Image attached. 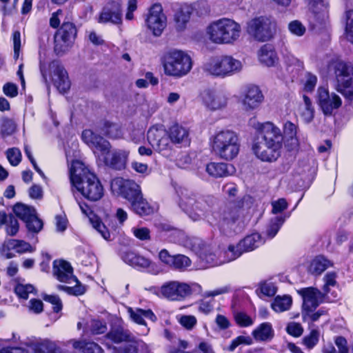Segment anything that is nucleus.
I'll return each instance as SVG.
<instances>
[{"instance_id": "obj_63", "label": "nucleus", "mask_w": 353, "mask_h": 353, "mask_svg": "<svg viewBox=\"0 0 353 353\" xmlns=\"http://www.w3.org/2000/svg\"><path fill=\"white\" fill-rule=\"evenodd\" d=\"M105 134L112 139H119L122 136L121 128L116 124L107 125Z\"/></svg>"}, {"instance_id": "obj_9", "label": "nucleus", "mask_w": 353, "mask_h": 353, "mask_svg": "<svg viewBox=\"0 0 353 353\" xmlns=\"http://www.w3.org/2000/svg\"><path fill=\"white\" fill-rule=\"evenodd\" d=\"M40 71L44 82L48 84V73H50L52 81L57 90L61 92H66L70 88V81L68 73L64 68L57 61L50 62L48 67L43 63H40Z\"/></svg>"}, {"instance_id": "obj_53", "label": "nucleus", "mask_w": 353, "mask_h": 353, "mask_svg": "<svg viewBox=\"0 0 353 353\" xmlns=\"http://www.w3.org/2000/svg\"><path fill=\"white\" fill-rule=\"evenodd\" d=\"M134 236L141 241L150 240V230L145 227H134L132 228Z\"/></svg>"}, {"instance_id": "obj_12", "label": "nucleus", "mask_w": 353, "mask_h": 353, "mask_svg": "<svg viewBox=\"0 0 353 353\" xmlns=\"http://www.w3.org/2000/svg\"><path fill=\"white\" fill-rule=\"evenodd\" d=\"M77 33L74 23L64 22L54 36V52L60 55L67 52L73 44Z\"/></svg>"}, {"instance_id": "obj_4", "label": "nucleus", "mask_w": 353, "mask_h": 353, "mask_svg": "<svg viewBox=\"0 0 353 353\" xmlns=\"http://www.w3.org/2000/svg\"><path fill=\"white\" fill-rule=\"evenodd\" d=\"M210 145L216 156L230 161L237 157L241 145L238 134L233 130L225 129L215 132L211 137Z\"/></svg>"}, {"instance_id": "obj_31", "label": "nucleus", "mask_w": 353, "mask_h": 353, "mask_svg": "<svg viewBox=\"0 0 353 353\" xmlns=\"http://www.w3.org/2000/svg\"><path fill=\"white\" fill-rule=\"evenodd\" d=\"M121 259L125 263L134 268H146L151 264L148 259L130 250L123 252Z\"/></svg>"}, {"instance_id": "obj_21", "label": "nucleus", "mask_w": 353, "mask_h": 353, "mask_svg": "<svg viewBox=\"0 0 353 353\" xmlns=\"http://www.w3.org/2000/svg\"><path fill=\"white\" fill-rule=\"evenodd\" d=\"M148 140L152 147L159 152L170 148L169 134L162 128L152 127L148 132Z\"/></svg>"}, {"instance_id": "obj_2", "label": "nucleus", "mask_w": 353, "mask_h": 353, "mask_svg": "<svg viewBox=\"0 0 353 353\" xmlns=\"http://www.w3.org/2000/svg\"><path fill=\"white\" fill-rule=\"evenodd\" d=\"M70 179L72 185L88 200L97 201L103 196V187L100 181L81 161H72Z\"/></svg>"}, {"instance_id": "obj_11", "label": "nucleus", "mask_w": 353, "mask_h": 353, "mask_svg": "<svg viewBox=\"0 0 353 353\" xmlns=\"http://www.w3.org/2000/svg\"><path fill=\"white\" fill-rule=\"evenodd\" d=\"M247 31L255 40L267 41L270 40L276 32V23L266 17H256L248 22Z\"/></svg>"}, {"instance_id": "obj_49", "label": "nucleus", "mask_w": 353, "mask_h": 353, "mask_svg": "<svg viewBox=\"0 0 353 353\" xmlns=\"http://www.w3.org/2000/svg\"><path fill=\"white\" fill-rule=\"evenodd\" d=\"M319 332L316 329H312L310 334L305 336L303 341V344L309 349L313 348L319 342Z\"/></svg>"}, {"instance_id": "obj_8", "label": "nucleus", "mask_w": 353, "mask_h": 353, "mask_svg": "<svg viewBox=\"0 0 353 353\" xmlns=\"http://www.w3.org/2000/svg\"><path fill=\"white\" fill-rule=\"evenodd\" d=\"M179 206L194 221L205 219L208 211L206 203L188 190L181 191Z\"/></svg>"}, {"instance_id": "obj_45", "label": "nucleus", "mask_w": 353, "mask_h": 353, "mask_svg": "<svg viewBox=\"0 0 353 353\" xmlns=\"http://www.w3.org/2000/svg\"><path fill=\"white\" fill-rule=\"evenodd\" d=\"M191 265V260L183 254L174 255L173 263L171 268L183 271Z\"/></svg>"}, {"instance_id": "obj_61", "label": "nucleus", "mask_w": 353, "mask_h": 353, "mask_svg": "<svg viewBox=\"0 0 353 353\" xmlns=\"http://www.w3.org/2000/svg\"><path fill=\"white\" fill-rule=\"evenodd\" d=\"M43 299L53 305L54 312H59L62 310V302L57 295H46Z\"/></svg>"}, {"instance_id": "obj_48", "label": "nucleus", "mask_w": 353, "mask_h": 353, "mask_svg": "<svg viewBox=\"0 0 353 353\" xmlns=\"http://www.w3.org/2000/svg\"><path fill=\"white\" fill-rule=\"evenodd\" d=\"M244 252L243 248H240L239 243L236 245H230L228 246V250L225 252L227 259L224 261L229 262L235 260Z\"/></svg>"}, {"instance_id": "obj_3", "label": "nucleus", "mask_w": 353, "mask_h": 353, "mask_svg": "<svg viewBox=\"0 0 353 353\" xmlns=\"http://www.w3.org/2000/svg\"><path fill=\"white\" fill-rule=\"evenodd\" d=\"M241 34V25L225 17L212 22L207 28L209 40L218 45L234 44L239 40Z\"/></svg>"}, {"instance_id": "obj_24", "label": "nucleus", "mask_w": 353, "mask_h": 353, "mask_svg": "<svg viewBox=\"0 0 353 353\" xmlns=\"http://www.w3.org/2000/svg\"><path fill=\"white\" fill-rule=\"evenodd\" d=\"M82 138L85 142L92 145L96 155H105L109 152L110 149V143L102 137L95 134L91 130H84L82 133Z\"/></svg>"}, {"instance_id": "obj_47", "label": "nucleus", "mask_w": 353, "mask_h": 353, "mask_svg": "<svg viewBox=\"0 0 353 353\" xmlns=\"http://www.w3.org/2000/svg\"><path fill=\"white\" fill-rule=\"evenodd\" d=\"M8 161L12 166L18 165L21 161L22 154L18 148H11L6 151Z\"/></svg>"}, {"instance_id": "obj_18", "label": "nucleus", "mask_w": 353, "mask_h": 353, "mask_svg": "<svg viewBox=\"0 0 353 353\" xmlns=\"http://www.w3.org/2000/svg\"><path fill=\"white\" fill-rule=\"evenodd\" d=\"M161 293L169 300L181 301L192 294V289L187 283L170 281L162 285Z\"/></svg>"}, {"instance_id": "obj_25", "label": "nucleus", "mask_w": 353, "mask_h": 353, "mask_svg": "<svg viewBox=\"0 0 353 353\" xmlns=\"http://www.w3.org/2000/svg\"><path fill=\"white\" fill-rule=\"evenodd\" d=\"M53 274L60 282L71 283V280L76 281L71 265L64 260L53 262Z\"/></svg>"}, {"instance_id": "obj_6", "label": "nucleus", "mask_w": 353, "mask_h": 353, "mask_svg": "<svg viewBox=\"0 0 353 353\" xmlns=\"http://www.w3.org/2000/svg\"><path fill=\"white\" fill-rule=\"evenodd\" d=\"M243 203L231 202L221 207L217 212L219 223L222 230L240 231L245 226Z\"/></svg>"}, {"instance_id": "obj_33", "label": "nucleus", "mask_w": 353, "mask_h": 353, "mask_svg": "<svg viewBox=\"0 0 353 353\" xmlns=\"http://www.w3.org/2000/svg\"><path fill=\"white\" fill-rule=\"evenodd\" d=\"M260 62L267 66H274L278 61V57L273 48L270 45L263 46L258 52Z\"/></svg>"}, {"instance_id": "obj_23", "label": "nucleus", "mask_w": 353, "mask_h": 353, "mask_svg": "<svg viewBox=\"0 0 353 353\" xmlns=\"http://www.w3.org/2000/svg\"><path fill=\"white\" fill-rule=\"evenodd\" d=\"M263 95L258 86L250 85L244 90L242 96V105L245 110L256 109L263 101Z\"/></svg>"}, {"instance_id": "obj_59", "label": "nucleus", "mask_w": 353, "mask_h": 353, "mask_svg": "<svg viewBox=\"0 0 353 353\" xmlns=\"http://www.w3.org/2000/svg\"><path fill=\"white\" fill-rule=\"evenodd\" d=\"M297 126L291 121H286L283 125V134L288 139H296Z\"/></svg>"}, {"instance_id": "obj_38", "label": "nucleus", "mask_w": 353, "mask_h": 353, "mask_svg": "<svg viewBox=\"0 0 353 353\" xmlns=\"http://www.w3.org/2000/svg\"><path fill=\"white\" fill-rule=\"evenodd\" d=\"M263 243L259 233H253L245 237L239 242L240 248H243L245 252H250Z\"/></svg>"}, {"instance_id": "obj_13", "label": "nucleus", "mask_w": 353, "mask_h": 353, "mask_svg": "<svg viewBox=\"0 0 353 353\" xmlns=\"http://www.w3.org/2000/svg\"><path fill=\"white\" fill-rule=\"evenodd\" d=\"M13 212L17 217L25 222L29 232L37 234L42 230L43 221L37 216L36 210L33 207L17 203L14 206Z\"/></svg>"}, {"instance_id": "obj_64", "label": "nucleus", "mask_w": 353, "mask_h": 353, "mask_svg": "<svg viewBox=\"0 0 353 353\" xmlns=\"http://www.w3.org/2000/svg\"><path fill=\"white\" fill-rule=\"evenodd\" d=\"M272 212L273 214H278L286 210L288 208V203L285 199L281 198L276 201H272Z\"/></svg>"}, {"instance_id": "obj_55", "label": "nucleus", "mask_w": 353, "mask_h": 353, "mask_svg": "<svg viewBox=\"0 0 353 353\" xmlns=\"http://www.w3.org/2000/svg\"><path fill=\"white\" fill-rule=\"evenodd\" d=\"M132 343L125 345L123 348H114L112 353H138V347L143 343L141 341H132Z\"/></svg>"}, {"instance_id": "obj_19", "label": "nucleus", "mask_w": 353, "mask_h": 353, "mask_svg": "<svg viewBox=\"0 0 353 353\" xmlns=\"http://www.w3.org/2000/svg\"><path fill=\"white\" fill-rule=\"evenodd\" d=\"M204 105L210 110H218L226 107L228 94L222 90H207L201 95Z\"/></svg>"}, {"instance_id": "obj_30", "label": "nucleus", "mask_w": 353, "mask_h": 353, "mask_svg": "<svg viewBox=\"0 0 353 353\" xmlns=\"http://www.w3.org/2000/svg\"><path fill=\"white\" fill-rule=\"evenodd\" d=\"M192 13V8L188 5H183L174 14V23L178 31L184 30L189 22Z\"/></svg>"}, {"instance_id": "obj_57", "label": "nucleus", "mask_w": 353, "mask_h": 353, "mask_svg": "<svg viewBox=\"0 0 353 353\" xmlns=\"http://www.w3.org/2000/svg\"><path fill=\"white\" fill-rule=\"evenodd\" d=\"M180 324L187 330H192L196 324L197 320L192 315H181L179 318Z\"/></svg>"}, {"instance_id": "obj_7", "label": "nucleus", "mask_w": 353, "mask_h": 353, "mask_svg": "<svg viewBox=\"0 0 353 353\" xmlns=\"http://www.w3.org/2000/svg\"><path fill=\"white\" fill-rule=\"evenodd\" d=\"M242 67L239 60L230 55H224L210 59L204 64L203 70L210 75L225 78L240 72Z\"/></svg>"}, {"instance_id": "obj_10", "label": "nucleus", "mask_w": 353, "mask_h": 353, "mask_svg": "<svg viewBox=\"0 0 353 353\" xmlns=\"http://www.w3.org/2000/svg\"><path fill=\"white\" fill-rule=\"evenodd\" d=\"M337 90L349 101L353 100V65L338 62L334 65Z\"/></svg>"}, {"instance_id": "obj_41", "label": "nucleus", "mask_w": 353, "mask_h": 353, "mask_svg": "<svg viewBox=\"0 0 353 353\" xmlns=\"http://www.w3.org/2000/svg\"><path fill=\"white\" fill-rule=\"evenodd\" d=\"M303 104L300 106V114L301 118L306 123H310L312 121L314 115V109L312 105L310 99L304 95Z\"/></svg>"}, {"instance_id": "obj_5", "label": "nucleus", "mask_w": 353, "mask_h": 353, "mask_svg": "<svg viewBox=\"0 0 353 353\" xmlns=\"http://www.w3.org/2000/svg\"><path fill=\"white\" fill-rule=\"evenodd\" d=\"M163 66L166 75L181 78L190 72L192 61L186 52L174 50L164 55Z\"/></svg>"}, {"instance_id": "obj_20", "label": "nucleus", "mask_w": 353, "mask_h": 353, "mask_svg": "<svg viewBox=\"0 0 353 353\" xmlns=\"http://www.w3.org/2000/svg\"><path fill=\"white\" fill-rule=\"evenodd\" d=\"M122 21L121 1L112 0L107 3L103 8L99 18V23L110 22L114 24H120Z\"/></svg>"}, {"instance_id": "obj_46", "label": "nucleus", "mask_w": 353, "mask_h": 353, "mask_svg": "<svg viewBox=\"0 0 353 353\" xmlns=\"http://www.w3.org/2000/svg\"><path fill=\"white\" fill-rule=\"evenodd\" d=\"M234 319L236 323L241 327H250L254 324V319L243 312H234Z\"/></svg>"}, {"instance_id": "obj_17", "label": "nucleus", "mask_w": 353, "mask_h": 353, "mask_svg": "<svg viewBox=\"0 0 353 353\" xmlns=\"http://www.w3.org/2000/svg\"><path fill=\"white\" fill-rule=\"evenodd\" d=\"M303 299V319H307V312L315 310L322 301L324 294L315 288H305L298 290Z\"/></svg>"}, {"instance_id": "obj_27", "label": "nucleus", "mask_w": 353, "mask_h": 353, "mask_svg": "<svg viewBox=\"0 0 353 353\" xmlns=\"http://www.w3.org/2000/svg\"><path fill=\"white\" fill-rule=\"evenodd\" d=\"M29 347L33 353H61L57 343L48 339L30 342Z\"/></svg>"}, {"instance_id": "obj_44", "label": "nucleus", "mask_w": 353, "mask_h": 353, "mask_svg": "<svg viewBox=\"0 0 353 353\" xmlns=\"http://www.w3.org/2000/svg\"><path fill=\"white\" fill-rule=\"evenodd\" d=\"M74 283L75 285L73 287H69L62 285H58L57 289L59 290H63L69 294H72L75 296L81 295L85 292V287L76 278L75 280H71V283Z\"/></svg>"}, {"instance_id": "obj_58", "label": "nucleus", "mask_w": 353, "mask_h": 353, "mask_svg": "<svg viewBox=\"0 0 353 353\" xmlns=\"http://www.w3.org/2000/svg\"><path fill=\"white\" fill-rule=\"evenodd\" d=\"M260 292L267 296H273L277 291L276 286L272 282H264L260 285Z\"/></svg>"}, {"instance_id": "obj_26", "label": "nucleus", "mask_w": 353, "mask_h": 353, "mask_svg": "<svg viewBox=\"0 0 353 353\" xmlns=\"http://www.w3.org/2000/svg\"><path fill=\"white\" fill-rule=\"evenodd\" d=\"M130 152L125 150H114L110 157H104V162L110 168L121 170L126 166Z\"/></svg>"}, {"instance_id": "obj_34", "label": "nucleus", "mask_w": 353, "mask_h": 353, "mask_svg": "<svg viewBox=\"0 0 353 353\" xmlns=\"http://www.w3.org/2000/svg\"><path fill=\"white\" fill-rule=\"evenodd\" d=\"M333 263L323 256H316L310 263L308 271L310 274L319 276L329 267H332Z\"/></svg>"}, {"instance_id": "obj_28", "label": "nucleus", "mask_w": 353, "mask_h": 353, "mask_svg": "<svg viewBox=\"0 0 353 353\" xmlns=\"http://www.w3.org/2000/svg\"><path fill=\"white\" fill-rule=\"evenodd\" d=\"M206 172L213 177H225L235 172L234 167L225 163H210L206 165Z\"/></svg>"}, {"instance_id": "obj_32", "label": "nucleus", "mask_w": 353, "mask_h": 353, "mask_svg": "<svg viewBox=\"0 0 353 353\" xmlns=\"http://www.w3.org/2000/svg\"><path fill=\"white\" fill-rule=\"evenodd\" d=\"M252 335L256 341H270L274 336V331L270 323L264 322L252 331Z\"/></svg>"}, {"instance_id": "obj_54", "label": "nucleus", "mask_w": 353, "mask_h": 353, "mask_svg": "<svg viewBox=\"0 0 353 353\" xmlns=\"http://www.w3.org/2000/svg\"><path fill=\"white\" fill-rule=\"evenodd\" d=\"M92 224L94 228H95L103 236V238L107 241L111 240V235L105 225L99 219L92 220Z\"/></svg>"}, {"instance_id": "obj_29", "label": "nucleus", "mask_w": 353, "mask_h": 353, "mask_svg": "<svg viewBox=\"0 0 353 353\" xmlns=\"http://www.w3.org/2000/svg\"><path fill=\"white\" fill-rule=\"evenodd\" d=\"M71 345L74 350H81L83 353H103V349L94 342H86L83 340L70 339L63 344Z\"/></svg>"}, {"instance_id": "obj_60", "label": "nucleus", "mask_w": 353, "mask_h": 353, "mask_svg": "<svg viewBox=\"0 0 353 353\" xmlns=\"http://www.w3.org/2000/svg\"><path fill=\"white\" fill-rule=\"evenodd\" d=\"M286 331L290 335L299 337L303 334V328L300 323L292 322L288 324Z\"/></svg>"}, {"instance_id": "obj_16", "label": "nucleus", "mask_w": 353, "mask_h": 353, "mask_svg": "<svg viewBox=\"0 0 353 353\" xmlns=\"http://www.w3.org/2000/svg\"><path fill=\"white\" fill-rule=\"evenodd\" d=\"M316 100L323 114L331 116L342 105L341 97L334 92L330 93L327 88L319 87L317 90Z\"/></svg>"}, {"instance_id": "obj_1", "label": "nucleus", "mask_w": 353, "mask_h": 353, "mask_svg": "<svg viewBox=\"0 0 353 353\" xmlns=\"http://www.w3.org/2000/svg\"><path fill=\"white\" fill-rule=\"evenodd\" d=\"M262 135L258 137L252 145L256 157L265 162L276 161L281 154L282 136L280 130L272 123L259 124Z\"/></svg>"}, {"instance_id": "obj_51", "label": "nucleus", "mask_w": 353, "mask_h": 353, "mask_svg": "<svg viewBox=\"0 0 353 353\" xmlns=\"http://www.w3.org/2000/svg\"><path fill=\"white\" fill-rule=\"evenodd\" d=\"M9 245L15 249L18 252H32L30 243L18 239H12L9 241Z\"/></svg>"}, {"instance_id": "obj_39", "label": "nucleus", "mask_w": 353, "mask_h": 353, "mask_svg": "<svg viewBox=\"0 0 353 353\" xmlns=\"http://www.w3.org/2000/svg\"><path fill=\"white\" fill-rule=\"evenodd\" d=\"M292 304V299L290 295L277 296L271 303V307L276 312H283L289 310Z\"/></svg>"}, {"instance_id": "obj_56", "label": "nucleus", "mask_w": 353, "mask_h": 353, "mask_svg": "<svg viewBox=\"0 0 353 353\" xmlns=\"http://www.w3.org/2000/svg\"><path fill=\"white\" fill-rule=\"evenodd\" d=\"M288 28L292 34L298 37L303 36L306 31L305 27L297 20L290 22Z\"/></svg>"}, {"instance_id": "obj_50", "label": "nucleus", "mask_w": 353, "mask_h": 353, "mask_svg": "<svg viewBox=\"0 0 353 353\" xmlns=\"http://www.w3.org/2000/svg\"><path fill=\"white\" fill-rule=\"evenodd\" d=\"M14 291L19 298L26 300L28 298V294L34 292V288L30 284H18L16 285Z\"/></svg>"}, {"instance_id": "obj_40", "label": "nucleus", "mask_w": 353, "mask_h": 353, "mask_svg": "<svg viewBox=\"0 0 353 353\" xmlns=\"http://www.w3.org/2000/svg\"><path fill=\"white\" fill-rule=\"evenodd\" d=\"M106 330L107 326L105 322L97 319H92L86 323L84 334L97 335L105 333Z\"/></svg>"}, {"instance_id": "obj_36", "label": "nucleus", "mask_w": 353, "mask_h": 353, "mask_svg": "<svg viewBox=\"0 0 353 353\" xmlns=\"http://www.w3.org/2000/svg\"><path fill=\"white\" fill-rule=\"evenodd\" d=\"M128 312L130 319L135 323L140 325H145V322L143 318H147L152 321H155L157 318L154 314L150 310L136 309L133 310L131 307L128 309Z\"/></svg>"}, {"instance_id": "obj_52", "label": "nucleus", "mask_w": 353, "mask_h": 353, "mask_svg": "<svg viewBox=\"0 0 353 353\" xmlns=\"http://www.w3.org/2000/svg\"><path fill=\"white\" fill-rule=\"evenodd\" d=\"M19 223L17 218L10 214V218L6 224V231L10 236H15L19 231Z\"/></svg>"}, {"instance_id": "obj_22", "label": "nucleus", "mask_w": 353, "mask_h": 353, "mask_svg": "<svg viewBox=\"0 0 353 353\" xmlns=\"http://www.w3.org/2000/svg\"><path fill=\"white\" fill-rule=\"evenodd\" d=\"M309 5L312 12L313 26L321 27L325 25L329 19V3L325 0H310Z\"/></svg>"}, {"instance_id": "obj_42", "label": "nucleus", "mask_w": 353, "mask_h": 353, "mask_svg": "<svg viewBox=\"0 0 353 353\" xmlns=\"http://www.w3.org/2000/svg\"><path fill=\"white\" fill-rule=\"evenodd\" d=\"M107 337L117 343L123 341H132L133 340L130 332L123 328H117L111 330L107 334Z\"/></svg>"}, {"instance_id": "obj_15", "label": "nucleus", "mask_w": 353, "mask_h": 353, "mask_svg": "<svg viewBox=\"0 0 353 353\" xmlns=\"http://www.w3.org/2000/svg\"><path fill=\"white\" fill-rule=\"evenodd\" d=\"M145 23L154 36L161 35L167 26V17L160 4L155 3L150 8L145 19Z\"/></svg>"}, {"instance_id": "obj_35", "label": "nucleus", "mask_w": 353, "mask_h": 353, "mask_svg": "<svg viewBox=\"0 0 353 353\" xmlns=\"http://www.w3.org/2000/svg\"><path fill=\"white\" fill-rule=\"evenodd\" d=\"M132 211L139 216H147L154 212V208L143 197V195L130 203Z\"/></svg>"}, {"instance_id": "obj_14", "label": "nucleus", "mask_w": 353, "mask_h": 353, "mask_svg": "<svg viewBox=\"0 0 353 353\" xmlns=\"http://www.w3.org/2000/svg\"><path fill=\"white\" fill-rule=\"evenodd\" d=\"M111 188L113 192L120 194L130 203L143 195L140 185L130 179L115 178L111 182Z\"/></svg>"}, {"instance_id": "obj_62", "label": "nucleus", "mask_w": 353, "mask_h": 353, "mask_svg": "<svg viewBox=\"0 0 353 353\" xmlns=\"http://www.w3.org/2000/svg\"><path fill=\"white\" fill-rule=\"evenodd\" d=\"M336 274L335 272H328L325 274L324 276L325 284L323 288L324 294H326L329 292L330 286H334L336 285Z\"/></svg>"}, {"instance_id": "obj_43", "label": "nucleus", "mask_w": 353, "mask_h": 353, "mask_svg": "<svg viewBox=\"0 0 353 353\" xmlns=\"http://www.w3.org/2000/svg\"><path fill=\"white\" fill-rule=\"evenodd\" d=\"M284 222L285 218L282 216H276L272 219L267 226L266 236L269 239L274 237Z\"/></svg>"}, {"instance_id": "obj_37", "label": "nucleus", "mask_w": 353, "mask_h": 353, "mask_svg": "<svg viewBox=\"0 0 353 353\" xmlns=\"http://www.w3.org/2000/svg\"><path fill=\"white\" fill-rule=\"evenodd\" d=\"M169 137L173 143L188 142L189 137L188 130L179 124L173 125L169 130Z\"/></svg>"}]
</instances>
